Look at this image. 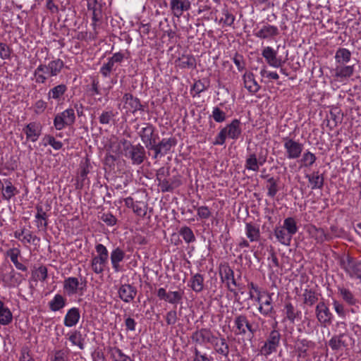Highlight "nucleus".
<instances>
[{
  "instance_id": "7c9ffc66",
  "label": "nucleus",
  "mask_w": 361,
  "mask_h": 361,
  "mask_svg": "<svg viewBox=\"0 0 361 361\" xmlns=\"http://www.w3.org/2000/svg\"><path fill=\"white\" fill-rule=\"evenodd\" d=\"M283 312L285 316L284 319L288 320L292 324H293L295 319L299 317L301 314V312L297 310L290 302L285 303Z\"/></svg>"
},
{
  "instance_id": "4d7b16f0",
  "label": "nucleus",
  "mask_w": 361,
  "mask_h": 361,
  "mask_svg": "<svg viewBox=\"0 0 361 361\" xmlns=\"http://www.w3.org/2000/svg\"><path fill=\"white\" fill-rule=\"evenodd\" d=\"M32 277L35 281H44L47 278V268L44 265H41L33 271Z\"/></svg>"
},
{
  "instance_id": "f257e3e1",
  "label": "nucleus",
  "mask_w": 361,
  "mask_h": 361,
  "mask_svg": "<svg viewBox=\"0 0 361 361\" xmlns=\"http://www.w3.org/2000/svg\"><path fill=\"white\" fill-rule=\"evenodd\" d=\"M342 269L350 279H358L361 282V261L350 256H343L340 261Z\"/></svg>"
},
{
  "instance_id": "c756f323",
  "label": "nucleus",
  "mask_w": 361,
  "mask_h": 361,
  "mask_svg": "<svg viewBox=\"0 0 361 361\" xmlns=\"http://www.w3.org/2000/svg\"><path fill=\"white\" fill-rule=\"evenodd\" d=\"M181 185L182 181L180 176H175L171 178H166L164 181H162V185L160 187V190L162 192H172Z\"/></svg>"
},
{
  "instance_id": "c9c22d12",
  "label": "nucleus",
  "mask_w": 361,
  "mask_h": 361,
  "mask_svg": "<svg viewBox=\"0 0 361 361\" xmlns=\"http://www.w3.org/2000/svg\"><path fill=\"white\" fill-rule=\"evenodd\" d=\"M245 233L250 242H257L260 239V231L259 226L254 224L246 223Z\"/></svg>"
},
{
  "instance_id": "69168bd1",
  "label": "nucleus",
  "mask_w": 361,
  "mask_h": 361,
  "mask_svg": "<svg viewBox=\"0 0 361 361\" xmlns=\"http://www.w3.org/2000/svg\"><path fill=\"white\" fill-rule=\"evenodd\" d=\"M47 214L44 215H35L36 226L39 229L46 230L48 225Z\"/></svg>"
},
{
  "instance_id": "4be33fe9",
  "label": "nucleus",
  "mask_w": 361,
  "mask_h": 361,
  "mask_svg": "<svg viewBox=\"0 0 361 361\" xmlns=\"http://www.w3.org/2000/svg\"><path fill=\"white\" fill-rule=\"evenodd\" d=\"M279 34V31L276 26L266 24L263 25L257 32H255L254 35L258 38L266 39L274 38Z\"/></svg>"
},
{
  "instance_id": "ea45409f",
  "label": "nucleus",
  "mask_w": 361,
  "mask_h": 361,
  "mask_svg": "<svg viewBox=\"0 0 361 361\" xmlns=\"http://www.w3.org/2000/svg\"><path fill=\"white\" fill-rule=\"evenodd\" d=\"M49 307L53 312H57L63 309L66 305V299L61 294H56L49 302Z\"/></svg>"
},
{
  "instance_id": "e2e57ef3",
  "label": "nucleus",
  "mask_w": 361,
  "mask_h": 361,
  "mask_svg": "<svg viewBox=\"0 0 361 361\" xmlns=\"http://www.w3.org/2000/svg\"><path fill=\"white\" fill-rule=\"evenodd\" d=\"M114 66L115 65L111 61L107 59V62L104 63L100 68L99 72L103 77L107 78L113 71L116 70Z\"/></svg>"
},
{
  "instance_id": "b1692460",
  "label": "nucleus",
  "mask_w": 361,
  "mask_h": 361,
  "mask_svg": "<svg viewBox=\"0 0 361 361\" xmlns=\"http://www.w3.org/2000/svg\"><path fill=\"white\" fill-rule=\"evenodd\" d=\"M126 256L125 252L119 247L114 249L110 255L112 268L115 272L121 271L120 263L124 259Z\"/></svg>"
},
{
  "instance_id": "6e6552de",
  "label": "nucleus",
  "mask_w": 361,
  "mask_h": 361,
  "mask_svg": "<svg viewBox=\"0 0 361 361\" xmlns=\"http://www.w3.org/2000/svg\"><path fill=\"white\" fill-rule=\"evenodd\" d=\"M138 135L148 150L159 138L158 134L156 133V128L149 123H143V126L138 132Z\"/></svg>"
},
{
  "instance_id": "f704fd0d",
  "label": "nucleus",
  "mask_w": 361,
  "mask_h": 361,
  "mask_svg": "<svg viewBox=\"0 0 361 361\" xmlns=\"http://www.w3.org/2000/svg\"><path fill=\"white\" fill-rule=\"evenodd\" d=\"M274 235L277 240L284 245H290L293 238L283 226H277L275 228Z\"/></svg>"
},
{
  "instance_id": "aec40b11",
  "label": "nucleus",
  "mask_w": 361,
  "mask_h": 361,
  "mask_svg": "<svg viewBox=\"0 0 361 361\" xmlns=\"http://www.w3.org/2000/svg\"><path fill=\"white\" fill-rule=\"evenodd\" d=\"M210 343L213 345L214 349L216 353L224 356V357H228L230 352V348L224 337H221L219 338L214 336L213 338V341H212Z\"/></svg>"
},
{
  "instance_id": "e433bc0d",
  "label": "nucleus",
  "mask_w": 361,
  "mask_h": 361,
  "mask_svg": "<svg viewBox=\"0 0 361 361\" xmlns=\"http://www.w3.org/2000/svg\"><path fill=\"white\" fill-rule=\"evenodd\" d=\"M108 259L97 256H94L91 261V267L96 274H102Z\"/></svg>"
},
{
  "instance_id": "864d4df0",
  "label": "nucleus",
  "mask_w": 361,
  "mask_h": 361,
  "mask_svg": "<svg viewBox=\"0 0 361 361\" xmlns=\"http://www.w3.org/2000/svg\"><path fill=\"white\" fill-rule=\"evenodd\" d=\"M2 198L4 200L9 201L12 197L18 193V189L15 186H4L1 188Z\"/></svg>"
},
{
  "instance_id": "dca6fc26",
  "label": "nucleus",
  "mask_w": 361,
  "mask_h": 361,
  "mask_svg": "<svg viewBox=\"0 0 361 361\" xmlns=\"http://www.w3.org/2000/svg\"><path fill=\"white\" fill-rule=\"evenodd\" d=\"M23 131L26 135L27 140L35 142L42 133V126L37 122H30L23 128Z\"/></svg>"
},
{
  "instance_id": "a18cd8bd",
  "label": "nucleus",
  "mask_w": 361,
  "mask_h": 361,
  "mask_svg": "<svg viewBox=\"0 0 361 361\" xmlns=\"http://www.w3.org/2000/svg\"><path fill=\"white\" fill-rule=\"evenodd\" d=\"M46 66V64H39L37 68L35 70L33 73V75L35 77V82L37 84H44L47 80L49 76V71H43L40 69L41 67Z\"/></svg>"
},
{
  "instance_id": "20e7f679",
  "label": "nucleus",
  "mask_w": 361,
  "mask_h": 361,
  "mask_svg": "<svg viewBox=\"0 0 361 361\" xmlns=\"http://www.w3.org/2000/svg\"><path fill=\"white\" fill-rule=\"evenodd\" d=\"M267 159V152L264 153L261 148L258 153L250 152L245 159V168L249 171H258L260 166H263Z\"/></svg>"
},
{
  "instance_id": "2eb2a0df",
  "label": "nucleus",
  "mask_w": 361,
  "mask_h": 361,
  "mask_svg": "<svg viewBox=\"0 0 361 361\" xmlns=\"http://www.w3.org/2000/svg\"><path fill=\"white\" fill-rule=\"evenodd\" d=\"M190 0H171L170 9L173 16L180 18L184 12L190 9Z\"/></svg>"
},
{
  "instance_id": "052dcab7",
  "label": "nucleus",
  "mask_w": 361,
  "mask_h": 361,
  "mask_svg": "<svg viewBox=\"0 0 361 361\" xmlns=\"http://www.w3.org/2000/svg\"><path fill=\"white\" fill-rule=\"evenodd\" d=\"M99 218L109 226H114L117 223V219L111 212L100 213Z\"/></svg>"
},
{
  "instance_id": "de8ad7c7",
  "label": "nucleus",
  "mask_w": 361,
  "mask_h": 361,
  "mask_svg": "<svg viewBox=\"0 0 361 361\" xmlns=\"http://www.w3.org/2000/svg\"><path fill=\"white\" fill-rule=\"evenodd\" d=\"M304 304L312 306L318 301L317 293L312 289H305L302 294Z\"/></svg>"
},
{
  "instance_id": "6e6d98bb",
  "label": "nucleus",
  "mask_w": 361,
  "mask_h": 361,
  "mask_svg": "<svg viewBox=\"0 0 361 361\" xmlns=\"http://www.w3.org/2000/svg\"><path fill=\"white\" fill-rule=\"evenodd\" d=\"M179 233L187 243H192L195 240V236L190 227L183 226L180 228Z\"/></svg>"
},
{
  "instance_id": "a211bd4d",
  "label": "nucleus",
  "mask_w": 361,
  "mask_h": 361,
  "mask_svg": "<svg viewBox=\"0 0 361 361\" xmlns=\"http://www.w3.org/2000/svg\"><path fill=\"white\" fill-rule=\"evenodd\" d=\"M262 55L270 66L279 68L282 66V60L277 57V51L272 47H267L264 48Z\"/></svg>"
},
{
  "instance_id": "473e14b6",
  "label": "nucleus",
  "mask_w": 361,
  "mask_h": 361,
  "mask_svg": "<svg viewBox=\"0 0 361 361\" xmlns=\"http://www.w3.org/2000/svg\"><path fill=\"white\" fill-rule=\"evenodd\" d=\"M204 276L200 273L192 274L188 286L195 293H200L204 290Z\"/></svg>"
},
{
  "instance_id": "6ab92c4d",
  "label": "nucleus",
  "mask_w": 361,
  "mask_h": 361,
  "mask_svg": "<svg viewBox=\"0 0 361 361\" xmlns=\"http://www.w3.org/2000/svg\"><path fill=\"white\" fill-rule=\"evenodd\" d=\"M214 335L209 329L202 328L192 333V340L197 343H211L213 341Z\"/></svg>"
},
{
  "instance_id": "bb28decb",
  "label": "nucleus",
  "mask_w": 361,
  "mask_h": 361,
  "mask_svg": "<svg viewBox=\"0 0 361 361\" xmlns=\"http://www.w3.org/2000/svg\"><path fill=\"white\" fill-rule=\"evenodd\" d=\"M64 66L63 61L60 59H57L53 61H51L49 62L46 66H42L40 68L43 71H49V76L50 77H54L58 75L62 71L63 68Z\"/></svg>"
},
{
  "instance_id": "49530a36",
  "label": "nucleus",
  "mask_w": 361,
  "mask_h": 361,
  "mask_svg": "<svg viewBox=\"0 0 361 361\" xmlns=\"http://www.w3.org/2000/svg\"><path fill=\"white\" fill-rule=\"evenodd\" d=\"M279 179H275L274 177H270L267 180L266 188L267 189V196L274 197L279 190Z\"/></svg>"
},
{
  "instance_id": "5701e85b",
  "label": "nucleus",
  "mask_w": 361,
  "mask_h": 361,
  "mask_svg": "<svg viewBox=\"0 0 361 361\" xmlns=\"http://www.w3.org/2000/svg\"><path fill=\"white\" fill-rule=\"evenodd\" d=\"M273 293H267L266 298L260 303L258 310L260 314L266 317H274L276 312L272 304Z\"/></svg>"
},
{
  "instance_id": "8fccbe9b",
  "label": "nucleus",
  "mask_w": 361,
  "mask_h": 361,
  "mask_svg": "<svg viewBox=\"0 0 361 361\" xmlns=\"http://www.w3.org/2000/svg\"><path fill=\"white\" fill-rule=\"evenodd\" d=\"M282 226L292 236H293L298 230L296 221L293 217H288L285 219Z\"/></svg>"
},
{
  "instance_id": "3c124183",
  "label": "nucleus",
  "mask_w": 361,
  "mask_h": 361,
  "mask_svg": "<svg viewBox=\"0 0 361 361\" xmlns=\"http://www.w3.org/2000/svg\"><path fill=\"white\" fill-rule=\"evenodd\" d=\"M338 292L341 295L342 298L348 305H353L357 302L356 298H355V296L350 290L345 288H339Z\"/></svg>"
},
{
  "instance_id": "a19ab883",
  "label": "nucleus",
  "mask_w": 361,
  "mask_h": 361,
  "mask_svg": "<svg viewBox=\"0 0 361 361\" xmlns=\"http://www.w3.org/2000/svg\"><path fill=\"white\" fill-rule=\"evenodd\" d=\"M12 320V312L5 306L4 303L0 300V324L4 326L8 325Z\"/></svg>"
},
{
  "instance_id": "ddd939ff",
  "label": "nucleus",
  "mask_w": 361,
  "mask_h": 361,
  "mask_svg": "<svg viewBox=\"0 0 361 361\" xmlns=\"http://www.w3.org/2000/svg\"><path fill=\"white\" fill-rule=\"evenodd\" d=\"M157 295L160 300L176 306V305L182 302L184 292L183 290L166 292L165 288H160L158 289Z\"/></svg>"
},
{
  "instance_id": "13d9d810",
  "label": "nucleus",
  "mask_w": 361,
  "mask_h": 361,
  "mask_svg": "<svg viewBox=\"0 0 361 361\" xmlns=\"http://www.w3.org/2000/svg\"><path fill=\"white\" fill-rule=\"evenodd\" d=\"M69 341L73 345H77L80 349H84V339L80 331H75L70 336Z\"/></svg>"
},
{
  "instance_id": "39448f33",
  "label": "nucleus",
  "mask_w": 361,
  "mask_h": 361,
  "mask_svg": "<svg viewBox=\"0 0 361 361\" xmlns=\"http://www.w3.org/2000/svg\"><path fill=\"white\" fill-rule=\"evenodd\" d=\"M176 144L177 140L175 137L163 138L159 142L156 140L152 145V148L149 150L153 151V158L157 159L158 157H161L167 154Z\"/></svg>"
},
{
  "instance_id": "f8f14e48",
  "label": "nucleus",
  "mask_w": 361,
  "mask_h": 361,
  "mask_svg": "<svg viewBox=\"0 0 361 361\" xmlns=\"http://www.w3.org/2000/svg\"><path fill=\"white\" fill-rule=\"evenodd\" d=\"M234 324L236 328L235 331L236 335H245L247 331H249L252 335L257 331V326H255L251 324L246 315L239 314L235 317Z\"/></svg>"
},
{
  "instance_id": "72a5a7b5",
  "label": "nucleus",
  "mask_w": 361,
  "mask_h": 361,
  "mask_svg": "<svg viewBox=\"0 0 361 361\" xmlns=\"http://www.w3.org/2000/svg\"><path fill=\"white\" fill-rule=\"evenodd\" d=\"M309 233L315 238L317 243H323L324 241H329L331 237L327 235L324 229L322 228H317L315 226H311L309 228Z\"/></svg>"
},
{
  "instance_id": "58836bf2",
  "label": "nucleus",
  "mask_w": 361,
  "mask_h": 361,
  "mask_svg": "<svg viewBox=\"0 0 361 361\" xmlns=\"http://www.w3.org/2000/svg\"><path fill=\"white\" fill-rule=\"evenodd\" d=\"M88 9L92 10V24L94 30H96L97 25L98 23H100L102 19V5L98 4L95 0L94 6L91 7V5H88Z\"/></svg>"
},
{
  "instance_id": "f3484780",
  "label": "nucleus",
  "mask_w": 361,
  "mask_h": 361,
  "mask_svg": "<svg viewBox=\"0 0 361 361\" xmlns=\"http://www.w3.org/2000/svg\"><path fill=\"white\" fill-rule=\"evenodd\" d=\"M352 338L345 334L334 336L329 341V345L333 350H339L343 348H347Z\"/></svg>"
},
{
  "instance_id": "09e8293b",
  "label": "nucleus",
  "mask_w": 361,
  "mask_h": 361,
  "mask_svg": "<svg viewBox=\"0 0 361 361\" xmlns=\"http://www.w3.org/2000/svg\"><path fill=\"white\" fill-rule=\"evenodd\" d=\"M351 58V52L345 48H339L336 52L335 59L337 63H348Z\"/></svg>"
},
{
  "instance_id": "c85d7f7f",
  "label": "nucleus",
  "mask_w": 361,
  "mask_h": 361,
  "mask_svg": "<svg viewBox=\"0 0 361 361\" xmlns=\"http://www.w3.org/2000/svg\"><path fill=\"white\" fill-rule=\"evenodd\" d=\"M80 318V310L78 307H72L68 310L65 315L63 324L67 327L75 326Z\"/></svg>"
},
{
  "instance_id": "a878e982",
  "label": "nucleus",
  "mask_w": 361,
  "mask_h": 361,
  "mask_svg": "<svg viewBox=\"0 0 361 361\" xmlns=\"http://www.w3.org/2000/svg\"><path fill=\"white\" fill-rule=\"evenodd\" d=\"M176 66L181 69L196 68V59L190 54H183L175 61Z\"/></svg>"
},
{
  "instance_id": "0e129e2a",
  "label": "nucleus",
  "mask_w": 361,
  "mask_h": 361,
  "mask_svg": "<svg viewBox=\"0 0 361 361\" xmlns=\"http://www.w3.org/2000/svg\"><path fill=\"white\" fill-rule=\"evenodd\" d=\"M193 207L197 210V214L201 219H207L212 216V212L207 206H193Z\"/></svg>"
},
{
  "instance_id": "f03ea898",
  "label": "nucleus",
  "mask_w": 361,
  "mask_h": 361,
  "mask_svg": "<svg viewBox=\"0 0 361 361\" xmlns=\"http://www.w3.org/2000/svg\"><path fill=\"white\" fill-rule=\"evenodd\" d=\"M281 335L277 330H272L267 336L264 345L260 348L261 355L267 357L271 354L276 353L280 345Z\"/></svg>"
},
{
  "instance_id": "393cba45",
  "label": "nucleus",
  "mask_w": 361,
  "mask_h": 361,
  "mask_svg": "<svg viewBox=\"0 0 361 361\" xmlns=\"http://www.w3.org/2000/svg\"><path fill=\"white\" fill-rule=\"evenodd\" d=\"M123 101L130 107L133 114H135L137 111H145L144 106L141 104L140 100L133 97L130 93H126L123 95Z\"/></svg>"
},
{
  "instance_id": "9b49d317",
  "label": "nucleus",
  "mask_w": 361,
  "mask_h": 361,
  "mask_svg": "<svg viewBox=\"0 0 361 361\" xmlns=\"http://www.w3.org/2000/svg\"><path fill=\"white\" fill-rule=\"evenodd\" d=\"M219 276L222 283H225L228 290L231 292L235 293V289L231 288V284L235 287H238L240 285L237 283L234 276V272L228 264H220L219 266Z\"/></svg>"
},
{
  "instance_id": "cd10ccee",
  "label": "nucleus",
  "mask_w": 361,
  "mask_h": 361,
  "mask_svg": "<svg viewBox=\"0 0 361 361\" xmlns=\"http://www.w3.org/2000/svg\"><path fill=\"white\" fill-rule=\"evenodd\" d=\"M243 79L244 87L248 90L250 93L255 94L259 90L260 86L255 80L254 74L252 73H245L243 76Z\"/></svg>"
},
{
  "instance_id": "603ef678",
  "label": "nucleus",
  "mask_w": 361,
  "mask_h": 361,
  "mask_svg": "<svg viewBox=\"0 0 361 361\" xmlns=\"http://www.w3.org/2000/svg\"><path fill=\"white\" fill-rule=\"evenodd\" d=\"M317 160V157L314 154L307 150L305 151L300 159L302 166L305 167H310Z\"/></svg>"
},
{
  "instance_id": "5fc2aeb1",
  "label": "nucleus",
  "mask_w": 361,
  "mask_h": 361,
  "mask_svg": "<svg viewBox=\"0 0 361 361\" xmlns=\"http://www.w3.org/2000/svg\"><path fill=\"white\" fill-rule=\"evenodd\" d=\"M311 344V341H307V339H299L296 343L297 351L299 354V356L305 357L307 355V350Z\"/></svg>"
},
{
  "instance_id": "1a4fd4ad",
  "label": "nucleus",
  "mask_w": 361,
  "mask_h": 361,
  "mask_svg": "<svg viewBox=\"0 0 361 361\" xmlns=\"http://www.w3.org/2000/svg\"><path fill=\"white\" fill-rule=\"evenodd\" d=\"M63 290L68 295L77 293L82 295L86 290V281L80 283L76 277H68L63 281Z\"/></svg>"
},
{
  "instance_id": "423d86ee",
  "label": "nucleus",
  "mask_w": 361,
  "mask_h": 361,
  "mask_svg": "<svg viewBox=\"0 0 361 361\" xmlns=\"http://www.w3.org/2000/svg\"><path fill=\"white\" fill-rule=\"evenodd\" d=\"M283 142L287 159H296L300 157L303 150L302 143L289 137H283Z\"/></svg>"
},
{
  "instance_id": "4c0bfd02",
  "label": "nucleus",
  "mask_w": 361,
  "mask_h": 361,
  "mask_svg": "<svg viewBox=\"0 0 361 361\" xmlns=\"http://www.w3.org/2000/svg\"><path fill=\"white\" fill-rule=\"evenodd\" d=\"M306 178L311 185L312 190L322 189L324 185V176L319 171H314L312 174H307Z\"/></svg>"
},
{
  "instance_id": "412c9836",
  "label": "nucleus",
  "mask_w": 361,
  "mask_h": 361,
  "mask_svg": "<svg viewBox=\"0 0 361 361\" xmlns=\"http://www.w3.org/2000/svg\"><path fill=\"white\" fill-rule=\"evenodd\" d=\"M223 129L227 137L233 140H238L242 133L241 123L238 119H233Z\"/></svg>"
},
{
  "instance_id": "2f4dec72",
  "label": "nucleus",
  "mask_w": 361,
  "mask_h": 361,
  "mask_svg": "<svg viewBox=\"0 0 361 361\" xmlns=\"http://www.w3.org/2000/svg\"><path fill=\"white\" fill-rule=\"evenodd\" d=\"M67 90L68 87L65 84H60L51 88L47 94L48 99H54L60 102L63 99V96L66 92Z\"/></svg>"
},
{
  "instance_id": "7ed1b4c3",
  "label": "nucleus",
  "mask_w": 361,
  "mask_h": 361,
  "mask_svg": "<svg viewBox=\"0 0 361 361\" xmlns=\"http://www.w3.org/2000/svg\"><path fill=\"white\" fill-rule=\"evenodd\" d=\"M75 122L74 109L69 108L61 113L55 115L54 118V126L57 130H61L66 126H73Z\"/></svg>"
},
{
  "instance_id": "79ce46f5",
  "label": "nucleus",
  "mask_w": 361,
  "mask_h": 361,
  "mask_svg": "<svg viewBox=\"0 0 361 361\" xmlns=\"http://www.w3.org/2000/svg\"><path fill=\"white\" fill-rule=\"evenodd\" d=\"M334 76L338 78H348L354 73V66H336L334 69Z\"/></svg>"
},
{
  "instance_id": "4468645a",
  "label": "nucleus",
  "mask_w": 361,
  "mask_h": 361,
  "mask_svg": "<svg viewBox=\"0 0 361 361\" xmlns=\"http://www.w3.org/2000/svg\"><path fill=\"white\" fill-rule=\"evenodd\" d=\"M137 293V288L129 283L121 284L118 289V298L126 303L133 302Z\"/></svg>"
},
{
  "instance_id": "37998d69",
  "label": "nucleus",
  "mask_w": 361,
  "mask_h": 361,
  "mask_svg": "<svg viewBox=\"0 0 361 361\" xmlns=\"http://www.w3.org/2000/svg\"><path fill=\"white\" fill-rule=\"evenodd\" d=\"M20 251L18 248H11L7 251V255L10 257L11 262L14 264L16 269L23 271H26L27 268L25 265L19 262L18 257L20 255Z\"/></svg>"
},
{
  "instance_id": "774afa93",
  "label": "nucleus",
  "mask_w": 361,
  "mask_h": 361,
  "mask_svg": "<svg viewBox=\"0 0 361 361\" xmlns=\"http://www.w3.org/2000/svg\"><path fill=\"white\" fill-rule=\"evenodd\" d=\"M133 210L137 216H145L147 214V204L143 202H136Z\"/></svg>"
},
{
  "instance_id": "c03bdc74",
  "label": "nucleus",
  "mask_w": 361,
  "mask_h": 361,
  "mask_svg": "<svg viewBox=\"0 0 361 361\" xmlns=\"http://www.w3.org/2000/svg\"><path fill=\"white\" fill-rule=\"evenodd\" d=\"M109 353H110L111 357L114 361H133L130 357L126 355L118 347H110L109 348Z\"/></svg>"
},
{
  "instance_id": "338daca9",
  "label": "nucleus",
  "mask_w": 361,
  "mask_h": 361,
  "mask_svg": "<svg viewBox=\"0 0 361 361\" xmlns=\"http://www.w3.org/2000/svg\"><path fill=\"white\" fill-rule=\"evenodd\" d=\"M50 361H68V353L63 350H56Z\"/></svg>"
},
{
  "instance_id": "bf43d9fd",
  "label": "nucleus",
  "mask_w": 361,
  "mask_h": 361,
  "mask_svg": "<svg viewBox=\"0 0 361 361\" xmlns=\"http://www.w3.org/2000/svg\"><path fill=\"white\" fill-rule=\"evenodd\" d=\"M43 141H44V146L49 145L56 150L61 149L63 147V143L61 141L56 140L55 137L51 135H46L43 138Z\"/></svg>"
},
{
  "instance_id": "0eeeda50",
  "label": "nucleus",
  "mask_w": 361,
  "mask_h": 361,
  "mask_svg": "<svg viewBox=\"0 0 361 361\" xmlns=\"http://www.w3.org/2000/svg\"><path fill=\"white\" fill-rule=\"evenodd\" d=\"M315 315L317 321L324 327H326L333 322L334 314L331 312L328 304L324 300H320L315 307Z\"/></svg>"
},
{
  "instance_id": "9d476101",
  "label": "nucleus",
  "mask_w": 361,
  "mask_h": 361,
  "mask_svg": "<svg viewBox=\"0 0 361 361\" xmlns=\"http://www.w3.org/2000/svg\"><path fill=\"white\" fill-rule=\"evenodd\" d=\"M124 156L131 161L133 165H140L146 159V151L145 147L140 143L133 145L130 149L124 153Z\"/></svg>"
},
{
  "instance_id": "680f3d73",
  "label": "nucleus",
  "mask_w": 361,
  "mask_h": 361,
  "mask_svg": "<svg viewBox=\"0 0 361 361\" xmlns=\"http://www.w3.org/2000/svg\"><path fill=\"white\" fill-rule=\"evenodd\" d=\"M170 175L169 169L161 167L159 169L156 173V180L158 181V186L160 188L162 185V181H164Z\"/></svg>"
}]
</instances>
